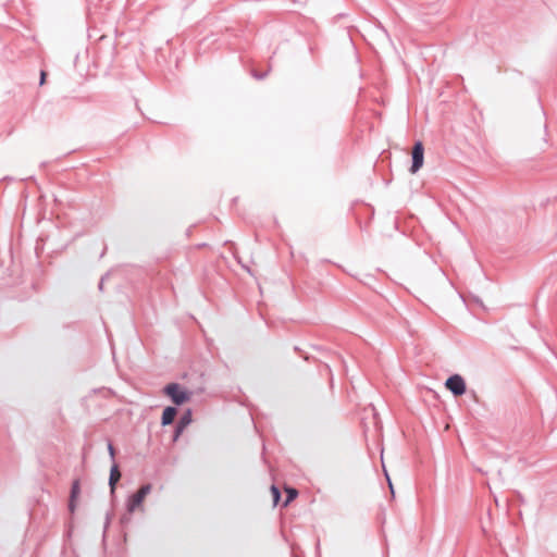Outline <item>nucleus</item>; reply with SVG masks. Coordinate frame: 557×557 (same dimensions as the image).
<instances>
[{"label":"nucleus","mask_w":557,"mask_h":557,"mask_svg":"<svg viewBox=\"0 0 557 557\" xmlns=\"http://www.w3.org/2000/svg\"><path fill=\"white\" fill-rule=\"evenodd\" d=\"M176 416V409L174 407H166L162 413V424H171Z\"/></svg>","instance_id":"0eeeda50"},{"label":"nucleus","mask_w":557,"mask_h":557,"mask_svg":"<svg viewBox=\"0 0 557 557\" xmlns=\"http://www.w3.org/2000/svg\"><path fill=\"white\" fill-rule=\"evenodd\" d=\"M121 479V473L116 465H113L110 471L109 485L111 488V493L115 490V484Z\"/></svg>","instance_id":"423d86ee"},{"label":"nucleus","mask_w":557,"mask_h":557,"mask_svg":"<svg viewBox=\"0 0 557 557\" xmlns=\"http://www.w3.org/2000/svg\"><path fill=\"white\" fill-rule=\"evenodd\" d=\"M271 493H272V497H273V503H274V505H276L280 500V491L275 486H272Z\"/></svg>","instance_id":"9d476101"},{"label":"nucleus","mask_w":557,"mask_h":557,"mask_svg":"<svg viewBox=\"0 0 557 557\" xmlns=\"http://www.w3.org/2000/svg\"><path fill=\"white\" fill-rule=\"evenodd\" d=\"M79 493H81V486H79V481L76 480L73 482L72 484V490H71V498L73 499H77L78 496H79Z\"/></svg>","instance_id":"6e6552de"},{"label":"nucleus","mask_w":557,"mask_h":557,"mask_svg":"<svg viewBox=\"0 0 557 557\" xmlns=\"http://www.w3.org/2000/svg\"><path fill=\"white\" fill-rule=\"evenodd\" d=\"M190 423H191V412L188 410L180 419V422H178V425H177V430H176V434H175V440L180 436V434L184 431V429L187 425H189Z\"/></svg>","instance_id":"39448f33"},{"label":"nucleus","mask_w":557,"mask_h":557,"mask_svg":"<svg viewBox=\"0 0 557 557\" xmlns=\"http://www.w3.org/2000/svg\"><path fill=\"white\" fill-rule=\"evenodd\" d=\"M286 492H287V498L284 503V506H287L297 496V492L293 488H286Z\"/></svg>","instance_id":"1a4fd4ad"},{"label":"nucleus","mask_w":557,"mask_h":557,"mask_svg":"<svg viewBox=\"0 0 557 557\" xmlns=\"http://www.w3.org/2000/svg\"><path fill=\"white\" fill-rule=\"evenodd\" d=\"M423 153L424 150L422 144L417 143L412 149V165L410 168V172L412 174L417 173L422 168L424 161Z\"/></svg>","instance_id":"20e7f679"},{"label":"nucleus","mask_w":557,"mask_h":557,"mask_svg":"<svg viewBox=\"0 0 557 557\" xmlns=\"http://www.w3.org/2000/svg\"><path fill=\"white\" fill-rule=\"evenodd\" d=\"M445 386L455 396H461L466 393L465 380L459 374H454L449 376L445 382Z\"/></svg>","instance_id":"7ed1b4c3"},{"label":"nucleus","mask_w":557,"mask_h":557,"mask_svg":"<svg viewBox=\"0 0 557 557\" xmlns=\"http://www.w3.org/2000/svg\"><path fill=\"white\" fill-rule=\"evenodd\" d=\"M76 500L77 499L70 498L69 509L71 512H74L76 509Z\"/></svg>","instance_id":"f8f14e48"},{"label":"nucleus","mask_w":557,"mask_h":557,"mask_svg":"<svg viewBox=\"0 0 557 557\" xmlns=\"http://www.w3.org/2000/svg\"><path fill=\"white\" fill-rule=\"evenodd\" d=\"M151 492V485L146 484L141 486L135 494H133L126 502V509L129 513L144 511V502L146 496Z\"/></svg>","instance_id":"f257e3e1"},{"label":"nucleus","mask_w":557,"mask_h":557,"mask_svg":"<svg viewBox=\"0 0 557 557\" xmlns=\"http://www.w3.org/2000/svg\"><path fill=\"white\" fill-rule=\"evenodd\" d=\"M164 392L175 405H183L187 403L191 396L190 392L175 383L166 385Z\"/></svg>","instance_id":"f03ea898"},{"label":"nucleus","mask_w":557,"mask_h":557,"mask_svg":"<svg viewBox=\"0 0 557 557\" xmlns=\"http://www.w3.org/2000/svg\"><path fill=\"white\" fill-rule=\"evenodd\" d=\"M108 450H109L111 458H113L114 457V448L111 444L108 445Z\"/></svg>","instance_id":"ddd939ff"},{"label":"nucleus","mask_w":557,"mask_h":557,"mask_svg":"<svg viewBox=\"0 0 557 557\" xmlns=\"http://www.w3.org/2000/svg\"><path fill=\"white\" fill-rule=\"evenodd\" d=\"M383 469H384V473H385V476H386V480H387L391 493L394 494V486H393L392 480H391V478H389V475H388L384 465H383Z\"/></svg>","instance_id":"9b49d317"}]
</instances>
